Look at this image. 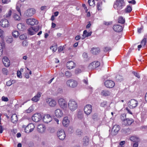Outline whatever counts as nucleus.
I'll list each match as a JSON object with an SVG mask.
<instances>
[{"instance_id":"1","label":"nucleus","mask_w":147,"mask_h":147,"mask_svg":"<svg viewBox=\"0 0 147 147\" xmlns=\"http://www.w3.org/2000/svg\"><path fill=\"white\" fill-rule=\"evenodd\" d=\"M125 6L124 0H116L115 3L114 7L117 10H120Z\"/></svg>"},{"instance_id":"2","label":"nucleus","mask_w":147,"mask_h":147,"mask_svg":"<svg viewBox=\"0 0 147 147\" xmlns=\"http://www.w3.org/2000/svg\"><path fill=\"white\" fill-rule=\"evenodd\" d=\"M68 107L69 109L71 111H74L78 108L77 102L74 100H70L68 102Z\"/></svg>"},{"instance_id":"3","label":"nucleus","mask_w":147,"mask_h":147,"mask_svg":"<svg viewBox=\"0 0 147 147\" xmlns=\"http://www.w3.org/2000/svg\"><path fill=\"white\" fill-rule=\"evenodd\" d=\"M39 26L31 27L28 29V33L30 35H34L39 30Z\"/></svg>"},{"instance_id":"4","label":"nucleus","mask_w":147,"mask_h":147,"mask_svg":"<svg viewBox=\"0 0 147 147\" xmlns=\"http://www.w3.org/2000/svg\"><path fill=\"white\" fill-rule=\"evenodd\" d=\"M66 84L68 87L74 88L76 87L78 83L76 81L74 80L70 79L67 81Z\"/></svg>"},{"instance_id":"5","label":"nucleus","mask_w":147,"mask_h":147,"mask_svg":"<svg viewBox=\"0 0 147 147\" xmlns=\"http://www.w3.org/2000/svg\"><path fill=\"white\" fill-rule=\"evenodd\" d=\"M58 102L59 105L61 108L64 109L67 108V102L64 98H61L59 99Z\"/></svg>"},{"instance_id":"6","label":"nucleus","mask_w":147,"mask_h":147,"mask_svg":"<svg viewBox=\"0 0 147 147\" xmlns=\"http://www.w3.org/2000/svg\"><path fill=\"white\" fill-rule=\"evenodd\" d=\"M138 104V101L134 99L131 100L128 103L129 108L132 109L137 107Z\"/></svg>"},{"instance_id":"7","label":"nucleus","mask_w":147,"mask_h":147,"mask_svg":"<svg viewBox=\"0 0 147 147\" xmlns=\"http://www.w3.org/2000/svg\"><path fill=\"white\" fill-rule=\"evenodd\" d=\"M57 135L59 138L61 140H63L65 138V135L63 129H59L57 133Z\"/></svg>"},{"instance_id":"8","label":"nucleus","mask_w":147,"mask_h":147,"mask_svg":"<svg viewBox=\"0 0 147 147\" xmlns=\"http://www.w3.org/2000/svg\"><path fill=\"white\" fill-rule=\"evenodd\" d=\"M120 129V126L117 125H114L111 130V134L113 136H115L117 134Z\"/></svg>"},{"instance_id":"9","label":"nucleus","mask_w":147,"mask_h":147,"mask_svg":"<svg viewBox=\"0 0 147 147\" xmlns=\"http://www.w3.org/2000/svg\"><path fill=\"white\" fill-rule=\"evenodd\" d=\"M100 65V63L97 61H94L90 63L88 67V68L89 69H95Z\"/></svg>"},{"instance_id":"10","label":"nucleus","mask_w":147,"mask_h":147,"mask_svg":"<svg viewBox=\"0 0 147 147\" xmlns=\"http://www.w3.org/2000/svg\"><path fill=\"white\" fill-rule=\"evenodd\" d=\"M84 112L87 115H90L92 111V106L90 105H87L84 107Z\"/></svg>"},{"instance_id":"11","label":"nucleus","mask_w":147,"mask_h":147,"mask_svg":"<svg viewBox=\"0 0 147 147\" xmlns=\"http://www.w3.org/2000/svg\"><path fill=\"white\" fill-rule=\"evenodd\" d=\"M34 128V126L32 123H30L25 128L24 130L26 133H28L32 131Z\"/></svg>"},{"instance_id":"12","label":"nucleus","mask_w":147,"mask_h":147,"mask_svg":"<svg viewBox=\"0 0 147 147\" xmlns=\"http://www.w3.org/2000/svg\"><path fill=\"white\" fill-rule=\"evenodd\" d=\"M41 118L40 114L38 113L34 114L32 117V120L36 122L39 121L41 120Z\"/></svg>"},{"instance_id":"13","label":"nucleus","mask_w":147,"mask_h":147,"mask_svg":"<svg viewBox=\"0 0 147 147\" xmlns=\"http://www.w3.org/2000/svg\"><path fill=\"white\" fill-rule=\"evenodd\" d=\"M35 13V10L33 8H30L27 10L24 13V14L28 17L32 16Z\"/></svg>"},{"instance_id":"14","label":"nucleus","mask_w":147,"mask_h":147,"mask_svg":"<svg viewBox=\"0 0 147 147\" xmlns=\"http://www.w3.org/2000/svg\"><path fill=\"white\" fill-rule=\"evenodd\" d=\"M46 102L50 106L52 107H55L57 104V103L54 99L51 98L47 99L46 100Z\"/></svg>"},{"instance_id":"15","label":"nucleus","mask_w":147,"mask_h":147,"mask_svg":"<svg viewBox=\"0 0 147 147\" xmlns=\"http://www.w3.org/2000/svg\"><path fill=\"white\" fill-rule=\"evenodd\" d=\"M134 120L131 118H127L122 122L123 125L125 126H128L131 125L133 122Z\"/></svg>"},{"instance_id":"16","label":"nucleus","mask_w":147,"mask_h":147,"mask_svg":"<svg viewBox=\"0 0 147 147\" xmlns=\"http://www.w3.org/2000/svg\"><path fill=\"white\" fill-rule=\"evenodd\" d=\"M26 22L28 24L32 26L37 24L38 23V21L34 18L27 19L26 20Z\"/></svg>"},{"instance_id":"17","label":"nucleus","mask_w":147,"mask_h":147,"mask_svg":"<svg viewBox=\"0 0 147 147\" xmlns=\"http://www.w3.org/2000/svg\"><path fill=\"white\" fill-rule=\"evenodd\" d=\"M105 84L107 88H112L114 86L115 84L111 80H107L105 82Z\"/></svg>"},{"instance_id":"18","label":"nucleus","mask_w":147,"mask_h":147,"mask_svg":"<svg viewBox=\"0 0 147 147\" xmlns=\"http://www.w3.org/2000/svg\"><path fill=\"white\" fill-rule=\"evenodd\" d=\"M52 118L48 114L45 115L43 118V120L44 122L47 123L50 122L52 120Z\"/></svg>"},{"instance_id":"19","label":"nucleus","mask_w":147,"mask_h":147,"mask_svg":"<svg viewBox=\"0 0 147 147\" xmlns=\"http://www.w3.org/2000/svg\"><path fill=\"white\" fill-rule=\"evenodd\" d=\"M55 116L57 118H61L63 116V113L62 111L60 109L56 110L55 111Z\"/></svg>"},{"instance_id":"20","label":"nucleus","mask_w":147,"mask_h":147,"mask_svg":"<svg viewBox=\"0 0 147 147\" xmlns=\"http://www.w3.org/2000/svg\"><path fill=\"white\" fill-rule=\"evenodd\" d=\"M113 29L115 31L117 32H119L122 30L123 27L119 25L116 24L113 26Z\"/></svg>"},{"instance_id":"21","label":"nucleus","mask_w":147,"mask_h":147,"mask_svg":"<svg viewBox=\"0 0 147 147\" xmlns=\"http://www.w3.org/2000/svg\"><path fill=\"white\" fill-rule=\"evenodd\" d=\"M75 65V63L72 61L68 62L66 64L67 67L69 69H71L74 68Z\"/></svg>"},{"instance_id":"22","label":"nucleus","mask_w":147,"mask_h":147,"mask_svg":"<svg viewBox=\"0 0 147 147\" xmlns=\"http://www.w3.org/2000/svg\"><path fill=\"white\" fill-rule=\"evenodd\" d=\"M8 22L6 19L2 20L0 22V24L3 27H7L9 26Z\"/></svg>"},{"instance_id":"23","label":"nucleus","mask_w":147,"mask_h":147,"mask_svg":"<svg viewBox=\"0 0 147 147\" xmlns=\"http://www.w3.org/2000/svg\"><path fill=\"white\" fill-rule=\"evenodd\" d=\"M2 61L4 65L6 67H8L10 65L9 61L7 57H4L2 59Z\"/></svg>"},{"instance_id":"24","label":"nucleus","mask_w":147,"mask_h":147,"mask_svg":"<svg viewBox=\"0 0 147 147\" xmlns=\"http://www.w3.org/2000/svg\"><path fill=\"white\" fill-rule=\"evenodd\" d=\"M45 130V125L43 124H40L37 126V130L40 133L44 132Z\"/></svg>"},{"instance_id":"25","label":"nucleus","mask_w":147,"mask_h":147,"mask_svg":"<svg viewBox=\"0 0 147 147\" xmlns=\"http://www.w3.org/2000/svg\"><path fill=\"white\" fill-rule=\"evenodd\" d=\"M68 117H65L64 118L63 121V124L65 127H67L69 125V121L68 119Z\"/></svg>"},{"instance_id":"26","label":"nucleus","mask_w":147,"mask_h":147,"mask_svg":"<svg viewBox=\"0 0 147 147\" xmlns=\"http://www.w3.org/2000/svg\"><path fill=\"white\" fill-rule=\"evenodd\" d=\"M40 96L41 94L40 93L38 92L36 94V96L32 98V100L35 102H37L39 100Z\"/></svg>"},{"instance_id":"27","label":"nucleus","mask_w":147,"mask_h":147,"mask_svg":"<svg viewBox=\"0 0 147 147\" xmlns=\"http://www.w3.org/2000/svg\"><path fill=\"white\" fill-rule=\"evenodd\" d=\"M111 94V92L107 90H102L101 92V95L103 96H109Z\"/></svg>"},{"instance_id":"28","label":"nucleus","mask_w":147,"mask_h":147,"mask_svg":"<svg viewBox=\"0 0 147 147\" xmlns=\"http://www.w3.org/2000/svg\"><path fill=\"white\" fill-rule=\"evenodd\" d=\"M92 33L91 32H87L86 30H84L83 32V35H82V39H84L86 37H88L90 36Z\"/></svg>"},{"instance_id":"29","label":"nucleus","mask_w":147,"mask_h":147,"mask_svg":"<svg viewBox=\"0 0 147 147\" xmlns=\"http://www.w3.org/2000/svg\"><path fill=\"white\" fill-rule=\"evenodd\" d=\"M100 49L98 48H93L91 50V52L93 54H97L100 52Z\"/></svg>"},{"instance_id":"30","label":"nucleus","mask_w":147,"mask_h":147,"mask_svg":"<svg viewBox=\"0 0 147 147\" xmlns=\"http://www.w3.org/2000/svg\"><path fill=\"white\" fill-rule=\"evenodd\" d=\"M11 120L12 122L13 123L16 122L18 120L16 115L15 114L13 115L11 117Z\"/></svg>"},{"instance_id":"31","label":"nucleus","mask_w":147,"mask_h":147,"mask_svg":"<svg viewBox=\"0 0 147 147\" xmlns=\"http://www.w3.org/2000/svg\"><path fill=\"white\" fill-rule=\"evenodd\" d=\"M121 131L123 134L125 135H128L130 133V130L129 128H124L122 129Z\"/></svg>"},{"instance_id":"32","label":"nucleus","mask_w":147,"mask_h":147,"mask_svg":"<svg viewBox=\"0 0 147 147\" xmlns=\"http://www.w3.org/2000/svg\"><path fill=\"white\" fill-rule=\"evenodd\" d=\"M18 28L20 31H23L25 28V26L22 23L18 24L17 25Z\"/></svg>"},{"instance_id":"33","label":"nucleus","mask_w":147,"mask_h":147,"mask_svg":"<svg viewBox=\"0 0 147 147\" xmlns=\"http://www.w3.org/2000/svg\"><path fill=\"white\" fill-rule=\"evenodd\" d=\"M89 139L88 137L87 136L84 137L83 139V145L85 146H86L88 144Z\"/></svg>"},{"instance_id":"34","label":"nucleus","mask_w":147,"mask_h":147,"mask_svg":"<svg viewBox=\"0 0 147 147\" xmlns=\"http://www.w3.org/2000/svg\"><path fill=\"white\" fill-rule=\"evenodd\" d=\"M13 41V39L11 36H7L6 38V42L7 43H10Z\"/></svg>"},{"instance_id":"35","label":"nucleus","mask_w":147,"mask_h":147,"mask_svg":"<svg viewBox=\"0 0 147 147\" xmlns=\"http://www.w3.org/2000/svg\"><path fill=\"white\" fill-rule=\"evenodd\" d=\"M83 116L82 112L81 111H79L77 113L78 117L79 119H82L83 117Z\"/></svg>"},{"instance_id":"36","label":"nucleus","mask_w":147,"mask_h":147,"mask_svg":"<svg viewBox=\"0 0 147 147\" xmlns=\"http://www.w3.org/2000/svg\"><path fill=\"white\" fill-rule=\"evenodd\" d=\"M130 140L132 141L137 142L139 141L138 138L136 136H132L130 138Z\"/></svg>"},{"instance_id":"37","label":"nucleus","mask_w":147,"mask_h":147,"mask_svg":"<svg viewBox=\"0 0 147 147\" xmlns=\"http://www.w3.org/2000/svg\"><path fill=\"white\" fill-rule=\"evenodd\" d=\"M147 36H144V38L141 41V43L143 47H144L146 45V38Z\"/></svg>"},{"instance_id":"38","label":"nucleus","mask_w":147,"mask_h":147,"mask_svg":"<svg viewBox=\"0 0 147 147\" xmlns=\"http://www.w3.org/2000/svg\"><path fill=\"white\" fill-rule=\"evenodd\" d=\"M118 22L121 24H124L125 22V19L122 16L119 17L118 19Z\"/></svg>"},{"instance_id":"39","label":"nucleus","mask_w":147,"mask_h":147,"mask_svg":"<svg viewBox=\"0 0 147 147\" xmlns=\"http://www.w3.org/2000/svg\"><path fill=\"white\" fill-rule=\"evenodd\" d=\"M102 2H99L97 3V9L98 11L102 10Z\"/></svg>"},{"instance_id":"40","label":"nucleus","mask_w":147,"mask_h":147,"mask_svg":"<svg viewBox=\"0 0 147 147\" xmlns=\"http://www.w3.org/2000/svg\"><path fill=\"white\" fill-rule=\"evenodd\" d=\"M12 34L13 36L15 38L18 37L19 35L18 32L16 30L14 31Z\"/></svg>"},{"instance_id":"41","label":"nucleus","mask_w":147,"mask_h":147,"mask_svg":"<svg viewBox=\"0 0 147 147\" xmlns=\"http://www.w3.org/2000/svg\"><path fill=\"white\" fill-rule=\"evenodd\" d=\"M116 79L117 81H121L123 80V78L120 75H117L116 77Z\"/></svg>"},{"instance_id":"42","label":"nucleus","mask_w":147,"mask_h":147,"mask_svg":"<svg viewBox=\"0 0 147 147\" xmlns=\"http://www.w3.org/2000/svg\"><path fill=\"white\" fill-rule=\"evenodd\" d=\"M65 75L66 77L68 78L70 77L72 75L71 72L68 71H66L65 73Z\"/></svg>"},{"instance_id":"43","label":"nucleus","mask_w":147,"mask_h":147,"mask_svg":"<svg viewBox=\"0 0 147 147\" xmlns=\"http://www.w3.org/2000/svg\"><path fill=\"white\" fill-rule=\"evenodd\" d=\"M92 119L94 121H96L98 120V115L97 113H94L92 115Z\"/></svg>"},{"instance_id":"44","label":"nucleus","mask_w":147,"mask_h":147,"mask_svg":"<svg viewBox=\"0 0 147 147\" xmlns=\"http://www.w3.org/2000/svg\"><path fill=\"white\" fill-rule=\"evenodd\" d=\"M88 3L90 6L94 5L95 1L94 0H88Z\"/></svg>"},{"instance_id":"45","label":"nucleus","mask_w":147,"mask_h":147,"mask_svg":"<svg viewBox=\"0 0 147 147\" xmlns=\"http://www.w3.org/2000/svg\"><path fill=\"white\" fill-rule=\"evenodd\" d=\"M107 103V101H104L100 103V106L102 107H105Z\"/></svg>"},{"instance_id":"46","label":"nucleus","mask_w":147,"mask_h":147,"mask_svg":"<svg viewBox=\"0 0 147 147\" xmlns=\"http://www.w3.org/2000/svg\"><path fill=\"white\" fill-rule=\"evenodd\" d=\"M13 18L15 20H20V16L19 15L15 13L14 14L13 16Z\"/></svg>"},{"instance_id":"47","label":"nucleus","mask_w":147,"mask_h":147,"mask_svg":"<svg viewBox=\"0 0 147 147\" xmlns=\"http://www.w3.org/2000/svg\"><path fill=\"white\" fill-rule=\"evenodd\" d=\"M50 48L52 50V51L53 52H55L57 49V46H51L50 47Z\"/></svg>"},{"instance_id":"48","label":"nucleus","mask_w":147,"mask_h":147,"mask_svg":"<svg viewBox=\"0 0 147 147\" xmlns=\"http://www.w3.org/2000/svg\"><path fill=\"white\" fill-rule=\"evenodd\" d=\"M21 40H24L26 39L27 38L25 34H23L21 35L19 37Z\"/></svg>"},{"instance_id":"49","label":"nucleus","mask_w":147,"mask_h":147,"mask_svg":"<svg viewBox=\"0 0 147 147\" xmlns=\"http://www.w3.org/2000/svg\"><path fill=\"white\" fill-rule=\"evenodd\" d=\"M121 119L123 121L126 119V115L125 114H122L120 116Z\"/></svg>"},{"instance_id":"50","label":"nucleus","mask_w":147,"mask_h":147,"mask_svg":"<svg viewBox=\"0 0 147 147\" xmlns=\"http://www.w3.org/2000/svg\"><path fill=\"white\" fill-rule=\"evenodd\" d=\"M131 10V8L130 6H128L127 8L125 9L126 12L128 13L130 12Z\"/></svg>"},{"instance_id":"51","label":"nucleus","mask_w":147,"mask_h":147,"mask_svg":"<svg viewBox=\"0 0 147 147\" xmlns=\"http://www.w3.org/2000/svg\"><path fill=\"white\" fill-rule=\"evenodd\" d=\"M2 71L3 74L6 75H7L8 74V71L7 69L5 68H3Z\"/></svg>"},{"instance_id":"52","label":"nucleus","mask_w":147,"mask_h":147,"mask_svg":"<svg viewBox=\"0 0 147 147\" xmlns=\"http://www.w3.org/2000/svg\"><path fill=\"white\" fill-rule=\"evenodd\" d=\"M3 34V31L0 28V37L2 39H3L4 38Z\"/></svg>"},{"instance_id":"53","label":"nucleus","mask_w":147,"mask_h":147,"mask_svg":"<svg viewBox=\"0 0 147 147\" xmlns=\"http://www.w3.org/2000/svg\"><path fill=\"white\" fill-rule=\"evenodd\" d=\"M22 45L24 47H27L28 45V42L26 40L24 41L22 43Z\"/></svg>"},{"instance_id":"54","label":"nucleus","mask_w":147,"mask_h":147,"mask_svg":"<svg viewBox=\"0 0 147 147\" xmlns=\"http://www.w3.org/2000/svg\"><path fill=\"white\" fill-rule=\"evenodd\" d=\"M143 26H142L140 28H138V33L140 34L141 33L142 30L143 29Z\"/></svg>"},{"instance_id":"55","label":"nucleus","mask_w":147,"mask_h":147,"mask_svg":"<svg viewBox=\"0 0 147 147\" xmlns=\"http://www.w3.org/2000/svg\"><path fill=\"white\" fill-rule=\"evenodd\" d=\"M16 9H17V10L18 12L19 13L20 15H21V10L20 9V8L19 7V6L18 5V4H17L16 5Z\"/></svg>"},{"instance_id":"56","label":"nucleus","mask_w":147,"mask_h":147,"mask_svg":"<svg viewBox=\"0 0 147 147\" xmlns=\"http://www.w3.org/2000/svg\"><path fill=\"white\" fill-rule=\"evenodd\" d=\"M133 74L136 77H137L138 78H140V76L139 75V74L137 72H136L135 71H133L132 72Z\"/></svg>"},{"instance_id":"57","label":"nucleus","mask_w":147,"mask_h":147,"mask_svg":"<svg viewBox=\"0 0 147 147\" xmlns=\"http://www.w3.org/2000/svg\"><path fill=\"white\" fill-rule=\"evenodd\" d=\"M82 72L81 70L79 69H77L75 70V73L76 74H78L81 73Z\"/></svg>"},{"instance_id":"58","label":"nucleus","mask_w":147,"mask_h":147,"mask_svg":"<svg viewBox=\"0 0 147 147\" xmlns=\"http://www.w3.org/2000/svg\"><path fill=\"white\" fill-rule=\"evenodd\" d=\"M104 50L105 52H107L108 51H111V49L110 47H106L104 48Z\"/></svg>"},{"instance_id":"59","label":"nucleus","mask_w":147,"mask_h":147,"mask_svg":"<svg viewBox=\"0 0 147 147\" xmlns=\"http://www.w3.org/2000/svg\"><path fill=\"white\" fill-rule=\"evenodd\" d=\"M12 84V80H10L6 82V85L8 86H10Z\"/></svg>"},{"instance_id":"60","label":"nucleus","mask_w":147,"mask_h":147,"mask_svg":"<svg viewBox=\"0 0 147 147\" xmlns=\"http://www.w3.org/2000/svg\"><path fill=\"white\" fill-rule=\"evenodd\" d=\"M21 73L20 71H18L17 72V76L19 78H21L22 77L21 75Z\"/></svg>"},{"instance_id":"61","label":"nucleus","mask_w":147,"mask_h":147,"mask_svg":"<svg viewBox=\"0 0 147 147\" xmlns=\"http://www.w3.org/2000/svg\"><path fill=\"white\" fill-rule=\"evenodd\" d=\"M125 142L124 141H121L119 143V145L118 147H123L122 145H124L125 144Z\"/></svg>"},{"instance_id":"62","label":"nucleus","mask_w":147,"mask_h":147,"mask_svg":"<svg viewBox=\"0 0 147 147\" xmlns=\"http://www.w3.org/2000/svg\"><path fill=\"white\" fill-rule=\"evenodd\" d=\"M11 10H10L8 13H7L6 15V17H9L11 15Z\"/></svg>"},{"instance_id":"63","label":"nucleus","mask_w":147,"mask_h":147,"mask_svg":"<svg viewBox=\"0 0 147 147\" xmlns=\"http://www.w3.org/2000/svg\"><path fill=\"white\" fill-rule=\"evenodd\" d=\"M10 1V0H2V2L4 4H7Z\"/></svg>"},{"instance_id":"64","label":"nucleus","mask_w":147,"mask_h":147,"mask_svg":"<svg viewBox=\"0 0 147 147\" xmlns=\"http://www.w3.org/2000/svg\"><path fill=\"white\" fill-rule=\"evenodd\" d=\"M2 99L3 101H8V99L7 97H6L4 96H3L2 98Z\"/></svg>"}]
</instances>
